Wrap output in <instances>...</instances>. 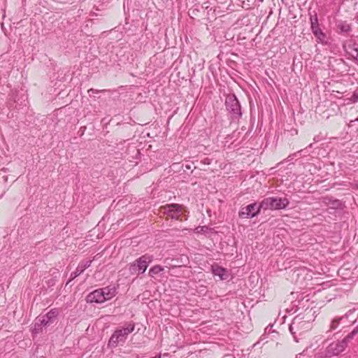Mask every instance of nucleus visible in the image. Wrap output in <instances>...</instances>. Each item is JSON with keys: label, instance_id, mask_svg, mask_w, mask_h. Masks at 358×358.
<instances>
[{"label": "nucleus", "instance_id": "nucleus-1", "mask_svg": "<svg viewBox=\"0 0 358 358\" xmlns=\"http://www.w3.org/2000/svg\"><path fill=\"white\" fill-rule=\"evenodd\" d=\"M135 329V324L129 322L125 327L116 330L111 336L108 345L112 347H115L120 343H124L128 335L134 331Z\"/></svg>", "mask_w": 358, "mask_h": 358}, {"label": "nucleus", "instance_id": "nucleus-2", "mask_svg": "<svg viewBox=\"0 0 358 358\" xmlns=\"http://www.w3.org/2000/svg\"><path fill=\"white\" fill-rule=\"evenodd\" d=\"M289 201L286 198L268 197L262 201L260 208L263 210H279L286 208Z\"/></svg>", "mask_w": 358, "mask_h": 358}, {"label": "nucleus", "instance_id": "nucleus-3", "mask_svg": "<svg viewBox=\"0 0 358 358\" xmlns=\"http://www.w3.org/2000/svg\"><path fill=\"white\" fill-rule=\"evenodd\" d=\"M152 261V257L148 255H145L136 260L131 266H130V271L131 273L134 274L136 272H141L143 273L150 262Z\"/></svg>", "mask_w": 358, "mask_h": 358}, {"label": "nucleus", "instance_id": "nucleus-4", "mask_svg": "<svg viewBox=\"0 0 358 358\" xmlns=\"http://www.w3.org/2000/svg\"><path fill=\"white\" fill-rule=\"evenodd\" d=\"M225 105L227 110L235 118L239 117L241 115L240 103L234 95H229L226 98Z\"/></svg>", "mask_w": 358, "mask_h": 358}, {"label": "nucleus", "instance_id": "nucleus-5", "mask_svg": "<svg viewBox=\"0 0 358 358\" xmlns=\"http://www.w3.org/2000/svg\"><path fill=\"white\" fill-rule=\"evenodd\" d=\"M346 348L345 341H336L330 343L324 352L325 357H331L338 355L341 352H343Z\"/></svg>", "mask_w": 358, "mask_h": 358}, {"label": "nucleus", "instance_id": "nucleus-6", "mask_svg": "<svg viewBox=\"0 0 358 358\" xmlns=\"http://www.w3.org/2000/svg\"><path fill=\"white\" fill-rule=\"evenodd\" d=\"M262 208L260 204L257 206L255 203L248 205L241 208L239 212V217L242 218H249L255 217Z\"/></svg>", "mask_w": 358, "mask_h": 358}, {"label": "nucleus", "instance_id": "nucleus-7", "mask_svg": "<svg viewBox=\"0 0 358 358\" xmlns=\"http://www.w3.org/2000/svg\"><path fill=\"white\" fill-rule=\"evenodd\" d=\"M164 213H166L172 219L178 220L182 210V205L178 203H171L164 206Z\"/></svg>", "mask_w": 358, "mask_h": 358}, {"label": "nucleus", "instance_id": "nucleus-8", "mask_svg": "<svg viewBox=\"0 0 358 358\" xmlns=\"http://www.w3.org/2000/svg\"><path fill=\"white\" fill-rule=\"evenodd\" d=\"M310 24L311 29L314 35L319 39H322V38L324 37V34L319 27L318 19L315 13L314 15H310Z\"/></svg>", "mask_w": 358, "mask_h": 358}, {"label": "nucleus", "instance_id": "nucleus-9", "mask_svg": "<svg viewBox=\"0 0 358 358\" xmlns=\"http://www.w3.org/2000/svg\"><path fill=\"white\" fill-rule=\"evenodd\" d=\"M101 289H96L88 294L87 297V302L101 303L104 302V297L102 295Z\"/></svg>", "mask_w": 358, "mask_h": 358}, {"label": "nucleus", "instance_id": "nucleus-10", "mask_svg": "<svg viewBox=\"0 0 358 358\" xmlns=\"http://www.w3.org/2000/svg\"><path fill=\"white\" fill-rule=\"evenodd\" d=\"M92 260H87L81 262L76 269L71 273L70 280L76 278L77 276L80 275L85 269L90 266Z\"/></svg>", "mask_w": 358, "mask_h": 358}, {"label": "nucleus", "instance_id": "nucleus-11", "mask_svg": "<svg viewBox=\"0 0 358 358\" xmlns=\"http://www.w3.org/2000/svg\"><path fill=\"white\" fill-rule=\"evenodd\" d=\"M212 272L214 275H217L220 280H227L229 277L228 270L218 265L212 266Z\"/></svg>", "mask_w": 358, "mask_h": 358}, {"label": "nucleus", "instance_id": "nucleus-12", "mask_svg": "<svg viewBox=\"0 0 358 358\" xmlns=\"http://www.w3.org/2000/svg\"><path fill=\"white\" fill-rule=\"evenodd\" d=\"M103 292L102 295L104 297V301L111 299L116 294L115 287H106L101 288Z\"/></svg>", "mask_w": 358, "mask_h": 358}, {"label": "nucleus", "instance_id": "nucleus-13", "mask_svg": "<svg viewBox=\"0 0 358 358\" xmlns=\"http://www.w3.org/2000/svg\"><path fill=\"white\" fill-rule=\"evenodd\" d=\"M306 322H301L300 319L298 317H295L292 323V324L289 326V331L290 332L294 335L296 334V331H294V329H299L302 326L306 324Z\"/></svg>", "mask_w": 358, "mask_h": 358}, {"label": "nucleus", "instance_id": "nucleus-14", "mask_svg": "<svg viewBox=\"0 0 358 358\" xmlns=\"http://www.w3.org/2000/svg\"><path fill=\"white\" fill-rule=\"evenodd\" d=\"M343 319V317H334L331 323H330V325H329V330L327 331V332H331L332 331H334L336 330L339 324H340V322Z\"/></svg>", "mask_w": 358, "mask_h": 358}, {"label": "nucleus", "instance_id": "nucleus-15", "mask_svg": "<svg viewBox=\"0 0 358 358\" xmlns=\"http://www.w3.org/2000/svg\"><path fill=\"white\" fill-rule=\"evenodd\" d=\"M358 334V327H355L352 331L348 334L342 341H345V346H348V343Z\"/></svg>", "mask_w": 358, "mask_h": 358}, {"label": "nucleus", "instance_id": "nucleus-16", "mask_svg": "<svg viewBox=\"0 0 358 358\" xmlns=\"http://www.w3.org/2000/svg\"><path fill=\"white\" fill-rule=\"evenodd\" d=\"M164 271V268L159 265L155 266L152 267L149 271V275L152 277H154L155 275L159 273L160 272Z\"/></svg>", "mask_w": 358, "mask_h": 358}, {"label": "nucleus", "instance_id": "nucleus-17", "mask_svg": "<svg viewBox=\"0 0 358 358\" xmlns=\"http://www.w3.org/2000/svg\"><path fill=\"white\" fill-rule=\"evenodd\" d=\"M57 315L58 310L57 309H52L45 315V317H47L50 321V322H52V320L55 319Z\"/></svg>", "mask_w": 358, "mask_h": 358}, {"label": "nucleus", "instance_id": "nucleus-18", "mask_svg": "<svg viewBox=\"0 0 358 358\" xmlns=\"http://www.w3.org/2000/svg\"><path fill=\"white\" fill-rule=\"evenodd\" d=\"M341 31L348 33L350 30V27L349 24L345 23H342L338 25Z\"/></svg>", "mask_w": 358, "mask_h": 358}, {"label": "nucleus", "instance_id": "nucleus-19", "mask_svg": "<svg viewBox=\"0 0 358 358\" xmlns=\"http://www.w3.org/2000/svg\"><path fill=\"white\" fill-rule=\"evenodd\" d=\"M208 230V227L206 226H199L194 229L196 233L206 232Z\"/></svg>", "mask_w": 358, "mask_h": 358}, {"label": "nucleus", "instance_id": "nucleus-20", "mask_svg": "<svg viewBox=\"0 0 358 358\" xmlns=\"http://www.w3.org/2000/svg\"><path fill=\"white\" fill-rule=\"evenodd\" d=\"M38 320L41 322V325L46 326L50 323V321L47 317H45V315L43 316L42 319H39Z\"/></svg>", "mask_w": 358, "mask_h": 358}, {"label": "nucleus", "instance_id": "nucleus-21", "mask_svg": "<svg viewBox=\"0 0 358 358\" xmlns=\"http://www.w3.org/2000/svg\"><path fill=\"white\" fill-rule=\"evenodd\" d=\"M353 312H354V310H348V311L345 314V315H343V318H344V317L348 318V317L351 314H352V313H353Z\"/></svg>", "mask_w": 358, "mask_h": 358}, {"label": "nucleus", "instance_id": "nucleus-22", "mask_svg": "<svg viewBox=\"0 0 358 358\" xmlns=\"http://www.w3.org/2000/svg\"><path fill=\"white\" fill-rule=\"evenodd\" d=\"M204 164H210V160L208 158H205V160L203 162Z\"/></svg>", "mask_w": 358, "mask_h": 358}, {"label": "nucleus", "instance_id": "nucleus-23", "mask_svg": "<svg viewBox=\"0 0 358 358\" xmlns=\"http://www.w3.org/2000/svg\"><path fill=\"white\" fill-rule=\"evenodd\" d=\"M91 92L94 93L96 92V91L94 89H90L88 90V93L90 94Z\"/></svg>", "mask_w": 358, "mask_h": 358}, {"label": "nucleus", "instance_id": "nucleus-24", "mask_svg": "<svg viewBox=\"0 0 358 358\" xmlns=\"http://www.w3.org/2000/svg\"><path fill=\"white\" fill-rule=\"evenodd\" d=\"M357 189H358V185H357Z\"/></svg>", "mask_w": 358, "mask_h": 358}]
</instances>
